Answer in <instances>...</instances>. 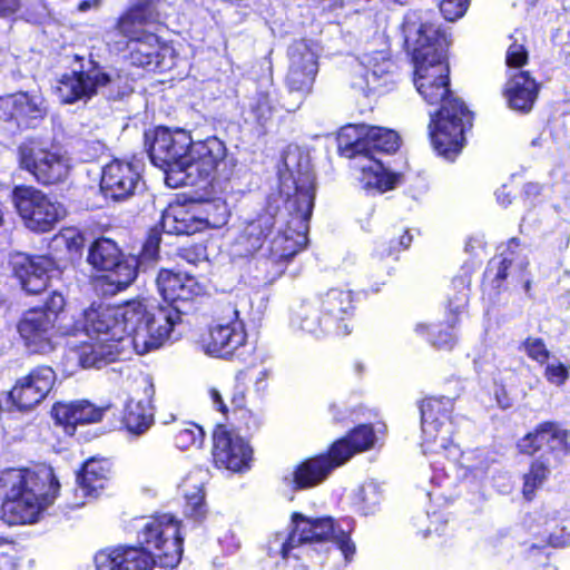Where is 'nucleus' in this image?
<instances>
[{"instance_id":"nucleus-2","label":"nucleus","mask_w":570,"mask_h":570,"mask_svg":"<svg viewBox=\"0 0 570 570\" xmlns=\"http://www.w3.org/2000/svg\"><path fill=\"white\" fill-rule=\"evenodd\" d=\"M179 321L178 308L149 309L140 301L111 306L92 303L75 321L73 331L86 340L75 347L83 368H100L115 362L129 345L144 355L163 346Z\"/></svg>"},{"instance_id":"nucleus-53","label":"nucleus","mask_w":570,"mask_h":570,"mask_svg":"<svg viewBox=\"0 0 570 570\" xmlns=\"http://www.w3.org/2000/svg\"><path fill=\"white\" fill-rule=\"evenodd\" d=\"M505 60L509 67L520 68L528 61V51L522 43L514 41L508 48Z\"/></svg>"},{"instance_id":"nucleus-42","label":"nucleus","mask_w":570,"mask_h":570,"mask_svg":"<svg viewBox=\"0 0 570 570\" xmlns=\"http://www.w3.org/2000/svg\"><path fill=\"white\" fill-rule=\"evenodd\" d=\"M204 431L194 423H184L175 433V444L180 450H187L203 443Z\"/></svg>"},{"instance_id":"nucleus-6","label":"nucleus","mask_w":570,"mask_h":570,"mask_svg":"<svg viewBox=\"0 0 570 570\" xmlns=\"http://www.w3.org/2000/svg\"><path fill=\"white\" fill-rule=\"evenodd\" d=\"M453 400L450 397H428L421 404L422 449L424 453H444L445 458L458 461L462 468L475 474L483 473L489 462L483 451L460 452L452 442L453 424L450 413Z\"/></svg>"},{"instance_id":"nucleus-34","label":"nucleus","mask_w":570,"mask_h":570,"mask_svg":"<svg viewBox=\"0 0 570 570\" xmlns=\"http://www.w3.org/2000/svg\"><path fill=\"white\" fill-rule=\"evenodd\" d=\"M153 385L146 389L145 400H129L125 407L124 423L127 430L134 434L145 433L154 423V407L151 396Z\"/></svg>"},{"instance_id":"nucleus-60","label":"nucleus","mask_w":570,"mask_h":570,"mask_svg":"<svg viewBox=\"0 0 570 570\" xmlns=\"http://www.w3.org/2000/svg\"><path fill=\"white\" fill-rule=\"evenodd\" d=\"M209 396H210V399L213 401L214 406L218 411H220L223 413H225L227 411V407H226V405L224 403L223 396H222L220 392L217 389L212 387L209 390Z\"/></svg>"},{"instance_id":"nucleus-50","label":"nucleus","mask_w":570,"mask_h":570,"mask_svg":"<svg viewBox=\"0 0 570 570\" xmlns=\"http://www.w3.org/2000/svg\"><path fill=\"white\" fill-rule=\"evenodd\" d=\"M527 355L533 361L544 364L549 358V351L541 338L529 337L523 343Z\"/></svg>"},{"instance_id":"nucleus-9","label":"nucleus","mask_w":570,"mask_h":570,"mask_svg":"<svg viewBox=\"0 0 570 570\" xmlns=\"http://www.w3.org/2000/svg\"><path fill=\"white\" fill-rule=\"evenodd\" d=\"M149 139V134H146L150 160L164 170L166 184L171 188L184 186L187 179L185 169L193 144L189 132L159 127L153 132L150 142Z\"/></svg>"},{"instance_id":"nucleus-47","label":"nucleus","mask_w":570,"mask_h":570,"mask_svg":"<svg viewBox=\"0 0 570 570\" xmlns=\"http://www.w3.org/2000/svg\"><path fill=\"white\" fill-rule=\"evenodd\" d=\"M271 371L268 368H259L256 371H244L237 375L238 381H253L254 392L257 396H262L268 387Z\"/></svg>"},{"instance_id":"nucleus-16","label":"nucleus","mask_w":570,"mask_h":570,"mask_svg":"<svg viewBox=\"0 0 570 570\" xmlns=\"http://www.w3.org/2000/svg\"><path fill=\"white\" fill-rule=\"evenodd\" d=\"M212 454L217 468L240 472L248 468L252 449L237 433L218 425L213 434Z\"/></svg>"},{"instance_id":"nucleus-38","label":"nucleus","mask_w":570,"mask_h":570,"mask_svg":"<svg viewBox=\"0 0 570 570\" xmlns=\"http://www.w3.org/2000/svg\"><path fill=\"white\" fill-rule=\"evenodd\" d=\"M196 207L200 210L202 230L207 227L219 228L228 220L229 210L224 200L215 199Z\"/></svg>"},{"instance_id":"nucleus-44","label":"nucleus","mask_w":570,"mask_h":570,"mask_svg":"<svg viewBox=\"0 0 570 570\" xmlns=\"http://www.w3.org/2000/svg\"><path fill=\"white\" fill-rule=\"evenodd\" d=\"M553 423H544L540 425L534 432L527 434L519 443L522 452L532 454L539 450L547 448V438H541L548 430H552Z\"/></svg>"},{"instance_id":"nucleus-56","label":"nucleus","mask_w":570,"mask_h":570,"mask_svg":"<svg viewBox=\"0 0 570 570\" xmlns=\"http://www.w3.org/2000/svg\"><path fill=\"white\" fill-rule=\"evenodd\" d=\"M65 307V297L62 294L58 292H53L49 298L45 303V309L43 312L47 313V315H51L53 318V324L56 323L58 314Z\"/></svg>"},{"instance_id":"nucleus-4","label":"nucleus","mask_w":570,"mask_h":570,"mask_svg":"<svg viewBox=\"0 0 570 570\" xmlns=\"http://www.w3.org/2000/svg\"><path fill=\"white\" fill-rule=\"evenodd\" d=\"M161 18L159 0H139L106 33L108 46L116 51L129 50L132 65L165 71L175 65L171 47L160 43L158 37L144 27Z\"/></svg>"},{"instance_id":"nucleus-43","label":"nucleus","mask_w":570,"mask_h":570,"mask_svg":"<svg viewBox=\"0 0 570 570\" xmlns=\"http://www.w3.org/2000/svg\"><path fill=\"white\" fill-rule=\"evenodd\" d=\"M415 332L419 335L429 334L430 342L439 348L450 350L455 344V335L450 328L442 331L439 330L438 326H433L431 330L428 324L419 323L415 326Z\"/></svg>"},{"instance_id":"nucleus-21","label":"nucleus","mask_w":570,"mask_h":570,"mask_svg":"<svg viewBox=\"0 0 570 570\" xmlns=\"http://www.w3.org/2000/svg\"><path fill=\"white\" fill-rule=\"evenodd\" d=\"M47 114L42 95L37 91H19L0 98V117L13 119L18 126H31Z\"/></svg>"},{"instance_id":"nucleus-39","label":"nucleus","mask_w":570,"mask_h":570,"mask_svg":"<svg viewBox=\"0 0 570 570\" xmlns=\"http://www.w3.org/2000/svg\"><path fill=\"white\" fill-rule=\"evenodd\" d=\"M318 69H299L288 66L286 85L291 92H297L302 97L311 92Z\"/></svg>"},{"instance_id":"nucleus-55","label":"nucleus","mask_w":570,"mask_h":570,"mask_svg":"<svg viewBox=\"0 0 570 570\" xmlns=\"http://www.w3.org/2000/svg\"><path fill=\"white\" fill-rule=\"evenodd\" d=\"M331 541H334L338 546V549L347 562L353 559L356 551L355 544L350 540L347 533L341 527Z\"/></svg>"},{"instance_id":"nucleus-3","label":"nucleus","mask_w":570,"mask_h":570,"mask_svg":"<svg viewBox=\"0 0 570 570\" xmlns=\"http://www.w3.org/2000/svg\"><path fill=\"white\" fill-rule=\"evenodd\" d=\"M285 174L281 175V193L286 196V209L291 220L285 228L278 220L277 233L269 242L268 252L272 266H259L263 281L273 282L285 271V264L307 243L308 220L315 198L314 174L309 159L301 150L288 148L284 155Z\"/></svg>"},{"instance_id":"nucleus-58","label":"nucleus","mask_w":570,"mask_h":570,"mask_svg":"<svg viewBox=\"0 0 570 570\" xmlns=\"http://www.w3.org/2000/svg\"><path fill=\"white\" fill-rule=\"evenodd\" d=\"M11 551V544L6 540L0 539V570H14Z\"/></svg>"},{"instance_id":"nucleus-51","label":"nucleus","mask_w":570,"mask_h":570,"mask_svg":"<svg viewBox=\"0 0 570 570\" xmlns=\"http://www.w3.org/2000/svg\"><path fill=\"white\" fill-rule=\"evenodd\" d=\"M569 367L560 361H553L547 364L544 370V377L547 381L556 386H562L569 379Z\"/></svg>"},{"instance_id":"nucleus-15","label":"nucleus","mask_w":570,"mask_h":570,"mask_svg":"<svg viewBox=\"0 0 570 570\" xmlns=\"http://www.w3.org/2000/svg\"><path fill=\"white\" fill-rule=\"evenodd\" d=\"M55 372L48 366H40L17 380L9 392V400L19 411H30L40 404L52 390Z\"/></svg>"},{"instance_id":"nucleus-28","label":"nucleus","mask_w":570,"mask_h":570,"mask_svg":"<svg viewBox=\"0 0 570 570\" xmlns=\"http://www.w3.org/2000/svg\"><path fill=\"white\" fill-rule=\"evenodd\" d=\"M539 89V83L528 71H518L509 77L503 96L512 110L527 114L533 108Z\"/></svg>"},{"instance_id":"nucleus-11","label":"nucleus","mask_w":570,"mask_h":570,"mask_svg":"<svg viewBox=\"0 0 570 570\" xmlns=\"http://www.w3.org/2000/svg\"><path fill=\"white\" fill-rule=\"evenodd\" d=\"M19 165L45 186L65 181L71 170V159L58 147H46L41 142L29 140L18 148Z\"/></svg>"},{"instance_id":"nucleus-17","label":"nucleus","mask_w":570,"mask_h":570,"mask_svg":"<svg viewBox=\"0 0 570 570\" xmlns=\"http://www.w3.org/2000/svg\"><path fill=\"white\" fill-rule=\"evenodd\" d=\"M142 187L139 167L115 159L102 168L100 189L106 197L125 200Z\"/></svg>"},{"instance_id":"nucleus-29","label":"nucleus","mask_w":570,"mask_h":570,"mask_svg":"<svg viewBox=\"0 0 570 570\" xmlns=\"http://www.w3.org/2000/svg\"><path fill=\"white\" fill-rule=\"evenodd\" d=\"M353 158L354 168L361 173L360 180L366 190L384 193L393 189L399 176L387 171L377 156L348 155Z\"/></svg>"},{"instance_id":"nucleus-23","label":"nucleus","mask_w":570,"mask_h":570,"mask_svg":"<svg viewBox=\"0 0 570 570\" xmlns=\"http://www.w3.org/2000/svg\"><path fill=\"white\" fill-rule=\"evenodd\" d=\"M156 283L163 298L170 303L166 307L178 308L179 311V321L174 325L175 327L181 321V311L178 303L187 302L199 295L202 287L195 277L187 274L174 273L168 269H161L159 272ZM161 307L163 306H158L154 309Z\"/></svg>"},{"instance_id":"nucleus-31","label":"nucleus","mask_w":570,"mask_h":570,"mask_svg":"<svg viewBox=\"0 0 570 570\" xmlns=\"http://www.w3.org/2000/svg\"><path fill=\"white\" fill-rule=\"evenodd\" d=\"M291 524L293 527L292 540L298 543L331 541L341 525L335 524L330 517L307 518L301 513H293Z\"/></svg>"},{"instance_id":"nucleus-36","label":"nucleus","mask_w":570,"mask_h":570,"mask_svg":"<svg viewBox=\"0 0 570 570\" xmlns=\"http://www.w3.org/2000/svg\"><path fill=\"white\" fill-rule=\"evenodd\" d=\"M375 443V434L371 425H360L354 429L346 438L336 441L332 448V455L338 459L346 452L352 450L351 458L357 453L372 448Z\"/></svg>"},{"instance_id":"nucleus-10","label":"nucleus","mask_w":570,"mask_h":570,"mask_svg":"<svg viewBox=\"0 0 570 570\" xmlns=\"http://www.w3.org/2000/svg\"><path fill=\"white\" fill-rule=\"evenodd\" d=\"M180 523L171 514H160L145 519L138 532L142 549L153 559V563L163 568L176 567L183 554Z\"/></svg>"},{"instance_id":"nucleus-24","label":"nucleus","mask_w":570,"mask_h":570,"mask_svg":"<svg viewBox=\"0 0 570 570\" xmlns=\"http://www.w3.org/2000/svg\"><path fill=\"white\" fill-rule=\"evenodd\" d=\"M97 570H151V557L138 547L119 546L96 553Z\"/></svg>"},{"instance_id":"nucleus-32","label":"nucleus","mask_w":570,"mask_h":570,"mask_svg":"<svg viewBox=\"0 0 570 570\" xmlns=\"http://www.w3.org/2000/svg\"><path fill=\"white\" fill-rule=\"evenodd\" d=\"M399 146L400 138L395 131L382 127H371L362 134L361 138L346 147L345 153L351 150L350 155L376 156L379 153H394Z\"/></svg>"},{"instance_id":"nucleus-46","label":"nucleus","mask_w":570,"mask_h":570,"mask_svg":"<svg viewBox=\"0 0 570 570\" xmlns=\"http://www.w3.org/2000/svg\"><path fill=\"white\" fill-rule=\"evenodd\" d=\"M293 538V529L288 534L286 533H276L273 539L268 542V552L271 556H281L283 559H286L292 549L299 546L298 540H292Z\"/></svg>"},{"instance_id":"nucleus-45","label":"nucleus","mask_w":570,"mask_h":570,"mask_svg":"<svg viewBox=\"0 0 570 570\" xmlns=\"http://www.w3.org/2000/svg\"><path fill=\"white\" fill-rule=\"evenodd\" d=\"M381 491L377 484L370 482L364 484L358 492L360 509L364 514L373 513L381 502Z\"/></svg>"},{"instance_id":"nucleus-33","label":"nucleus","mask_w":570,"mask_h":570,"mask_svg":"<svg viewBox=\"0 0 570 570\" xmlns=\"http://www.w3.org/2000/svg\"><path fill=\"white\" fill-rule=\"evenodd\" d=\"M111 463L105 458H91L85 462L82 472L78 475L76 498L97 497L109 480Z\"/></svg>"},{"instance_id":"nucleus-13","label":"nucleus","mask_w":570,"mask_h":570,"mask_svg":"<svg viewBox=\"0 0 570 570\" xmlns=\"http://www.w3.org/2000/svg\"><path fill=\"white\" fill-rule=\"evenodd\" d=\"M12 199L26 226L33 232H49L67 215L62 204L32 186H17Z\"/></svg>"},{"instance_id":"nucleus-54","label":"nucleus","mask_w":570,"mask_h":570,"mask_svg":"<svg viewBox=\"0 0 570 570\" xmlns=\"http://www.w3.org/2000/svg\"><path fill=\"white\" fill-rule=\"evenodd\" d=\"M56 240L63 243L70 252L75 253H78L83 246L82 235L72 228L63 229Z\"/></svg>"},{"instance_id":"nucleus-41","label":"nucleus","mask_w":570,"mask_h":570,"mask_svg":"<svg viewBox=\"0 0 570 570\" xmlns=\"http://www.w3.org/2000/svg\"><path fill=\"white\" fill-rule=\"evenodd\" d=\"M542 541L554 548H562L570 543V533L560 528L556 519L544 520L539 531Z\"/></svg>"},{"instance_id":"nucleus-40","label":"nucleus","mask_w":570,"mask_h":570,"mask_svg":"<svg viewBox=\"0 0 570 570\" xmlns=\"http://www.w3.org/2000/svg\"><path fill=\"white\" fill-rule=\"evenodd\" d=\"M549 474L547 464L542 461H534L528 473L523 475L522 493L527 500H532L537 489L542 487Z\"/></svg>"},{"instance_id":"nucleus-26","label":"nucleus","mask_w":570,"mask_h":570,"mask_svg":"<svg viewBox=\"0 0 570 570\" xmlns=\"http://www.w3.org/2000/svg\"><path fill=\"white\" fill-rule=\"evenodd\" d=\"M14 272L27 293L39 294L47 288L49 279L57 272V265L46 255L22 257L14 266Z\"/></svg>"},{"instance_id":"nucleus-27","label":"nucleus","mask_w":570,"mask_h":570,"mask_svg":"<svg viewBox=\"0 0 570 570\" xmlns=\"http://www.w3.org/2000/svg\"><path fill=\"white\" fill-rule=\"evenodd\" d=\"M278 219L271 209L259 214L248 222L234 244V253L238 256H249L262 248L265 239L272 234Z\"/></svg>"},{"instance_id":"nucleus-61","label":"nucleus","mask_w":570,"mask_h":570,"mask_svg":"<svg viewBox=\"0 0 570 570\" xmlns=\"http://www.w3.org/2000/svg\"><path fill=\"white\" fill-rule=\"evenodd\" d=\"M19 8V0H0V14L13 13Z\"/></svg>"},{"instance_id":"nucleus-12","label":"nucleus","mask_w":570,"mask_h":570,"mask_svg":"<svg viewBox=\"0 0 570 570\" xmlns=\"http://www.w3.org/2000/svg\"><path fill=\"white\" fill-rule=\"evenodd\" d=\"M186 166V184L195 186L200 181L227 178L232 165L227 159V148L217 137H208L205 140L193 141L191 150Z\"/></svg>"},{"instance_id":"nucleus-18","label":"nucleus","mask_w":570,"mask_h":570,"mask_svg":"<svg viewBox=\"0 0 570 570\" xmlns=\"http://www.w3.org/2000/svg\"><path fill=\"white\" fill-rule=\"evenodd\" d=\"M247 333L239 312L234 309L233 318L220 320L209 328L208 338L204 343L207 354L227 357L246 343Z\"/></svg>"},{"instance_id":"nucleus-25","label":"nucleus","mask_w":570,"mask_h":570,"mask_svg":"<svg viewBox=\"0 0 570 570\" xmlns=\"http://www.w3.org/2000/svg\"><path fill=\"white\" fill-rule=\"evenodd\" d=\"M108 409L109 405L96 406L86 400L58 402L52 406L51 415L66 433L73 434L77 424L97 423Z\"/></svg>"},{"instance_id":"nucleus-35","label":"nucleus","mask_w":570,"mask_h":570,"mask_svg":"<svg viewBox=\"0 0 570 570\" xmlns=\"http://www.w3.org/2000/svg\"><path fill=\"white\" fill-rule=\"evenodd\" d=\"M179 490L186 500V513L195 520H200L206 514L205 494L203 482L198 473H190L179 484Z\"/></svg>"},{"instance_id":"nucleus-57","label":"nucleus","mask_w":570,"mask_h":570,"mask_svg":"<svg viewBox=\"0 0 570 570\" xmlns=\"http://www.w3.org/2000/svg\"><path fill=\"white\" fill-rule=\"evenodd\" d=\"M512 253L505 257H503L502 259L498 261V259H492L489 264V273H492L493 269H495V279L498 281H503L507 277V271L508 268L512 265V257H511Z\"/></svg>"},{"instance_id":"nucleus-8","label":"nucleus","mask_w":570,"mask_h":570,"mask_svg":"<svg viewBox=\"0 0 570 570\" xmlns=\"http://www.w3.org/2000/svg\"><path fill=\"white\" fill-rule=\"evenodd\" d=\"M131 91L127 73L114 69L105 71L98 66L65 76L57 87V92L65 104L88 100L99 92L108 99H120Z\"/></svg>"},{"instance_id":"nucleus-62","label":"nucleus","mask_w":570,"mask_h":570,"mask_svg":"<svg viewBox=\"0 0 570 570\" xmlns=\"http://www.w3.org/2000/svg\"><path fill=\"white\" fill-rule=\"evenodd\" d=\"M158 237L151 236L144 247V255L147 257H155L158 249Z\"/></svg>"},{"instance_id":"nucleus-5","label":"nucleus","mask_w":570,"mask_h":570,"mask_svg":"<svg viewBox=\"0 0 570 570\" xmlns=\"http://www.w3.org/2000/svg\"><path fill=\"white\" fill-rule=\"evenodd\" d=\"M59 482L51 468L38 472L9 469L0 472V520L8 524L33 523L52 503Z\"/></svg>"},{"instance_id":"nucleus-64","label":"nucleus","mask_w":570,"mask_h":570,"mask_svg":"<svg viewBox=\"0 0 570 570\" xmlns=\"http://www.w3.org/2000/svg\"><path fill=\"white\" fill-rule=\"evenodd\" d=\"M497 198H498V200H499L503 206H505V205H508V204H510V203H511V200L508 198V196H504V190H499V191L497 193Z\"/></svg>"},{"instance_id":"nucleus-1","label":"nucleus","mask_w":570,"mask_h":570,"mask_svg":"<svg viewBox=\"0 0 570 570\" xmlns=\"http://www.w3.org/2000/svg\"><path fill=\"white\" fill-rule=\"evenodd\" d=\"M405 43L412 50L414 86L430 105L442 104L431 114L430 137L434 149L443 157H455L464 145V132L472 126L471 112L464 102L453 97L449 89L446 50L450 36L433 22L429 10H410L404 16Z\"/></svg>"},{"instance_id":"nucleus-22","label":"nucleus","mask_w":570,"mask_h":570,"mask_svg":"<svg viewBox=\"0 0 570 570\" xmlns=\"http://www.w3.org/2000/svg\"><path fill=\"white\" fill-rule=\"evenodd\" d=\"M352 452V450L346 449V452L336 459L332 455V451L330 450L328 454L306 460L291 474L286 475L284 482L294 489L315 487L324 481L333 469L350 460Z\"/></svg>"},{"instance_id":"nucleus-52","label":"nucleus","mask_w":570,"mask_h":570,"mask_svg":"<svg viewBox=\"0 0 570 570\" xmlns=\"http://www.w3.org/2000/svg\"><path fill=\"white\" fill-rule=\"evenodd\" d=\"M470 0H441L440 11L449 21H454L465 13Z\"/></svg>"},{"instance_id":"nucleus-63","label":"nucleus","mask_w":570,"mask_h":570,"mask_svg":"<svg viewBox=\"0 0 570 570\" xmlns=\"http://www.w3.org/2000/svg\"><path fill=\"white\" fill-rule=\"evenodd\" d=\"M412 242V236L409 232H404V234L400 237L399 246L403 249L407 248Z\"/></svg>"},{"instance_id":"nucleus-19","label":"nucleus","mask_w":570,"mask_h":570,"mask_svg":"<svg viewBox=\"0 0 570 570\" xmlns=\"http://www.w3.org/2000/svg\"><path fill=\"white\" fill-rule=\"evenodd\" d=\"M18 331L32 353L46 354L56 346L53 318L41 309L28 311L19 322Z\"/></svg>"},{"instance_id":"nucleus-7","label":"nucleus","mask_w":570,"mask_h":570,"mask_svg":"<svg viewBox=\"0 0 570 570\" xmlns=\"http://www.w3.org/2000/svg\"><path fill=\"white\" fill-rule=\"evenodd\" d=\"M353 294L348 289L330 288L315 303L303 304L294 312L293 323L316 336H344L351 332Z\"/></svg>"},{"instance_id":"nucleus-59","label":"nucleus","mask_w":570,"mask_h":570,"mask_svg":"<svg viewBox=\"0 0 570 570\" xmlns=\"http://www.w3.org/2000/svg\"><path fill=\"white\" fill-rule=\"evenodd\" d=\"M494 397L497 404L501 409H509L512 405V401L503 386H497L494 390Z\"/></svg>"},{"instance_id":"nucleus-48","label":"nucleus","mask_w":570,"mask_h":570,"mask_svg":"<svg viewBox=\"0 0 570 570\" xmlns=\"http://www.w3.org/2000/svg\"><path fill=\"white\" fill-rule=\"evenodd\" d=\"M250 114L259 126H266L273 116L271 99L266 95H258L250 106Z\"/></svg>"},{"instance_id":"nucleus-30","label":"nucleus","mask_w":570,"mask_h":570,"mask_svg":"<svg viewBox=\"0 0 570 570\" xmlns=\"http://www.w3.org/2000/svg\"><path fill=\"white\" fill-rule=\"evenodd\" d=\"M160 225L167 234H195L202 230L200 210L196 204H171L164 210Z\"/></svg>"},{"instance_id":"nucleus-20","label":"nucleus","mask_w":570,"mask_h":570,"mask_svg":"<svg viewBox=\"0 0 570 570\" xmlns=\"http://www.w3.org/2000/svg\"><path fill=\"white\" fill-rule=\"evenodd\" d=\"M392 66L386 51L364 53L353 71L352 86L365 96L379 91L387 83Z\"/></svg>"},{"instance_id":"nucleus-37","label":"nucleus","mask_w":570,"mask_h":570,"mask_svg":"<svg viewBox=\"0 0 570 570\" xmlns=\"http://www.w3.org/2000/svg\"><path fill=\"white\" fill-rule=\"evenodd\" d=\"M288 66L299 69H318V46L314 41L301 39L288 48Z\"/></svg>"},{"instance_id":"nucleus-14","label":"nucleus","mask_w":570,"mask_h":570,"mask_svg":"<svg viewBox=\"0 0 570 570\" xmlns=\"http://www.w3.org/2000/svg\"><path fill=\"white\" fill-rule=\"evenodd\" d=\"M87 262L97 271L108 272L107 278L116 291L128 287L137 277L139 259L136 256H124L117 243L100 237L91 243Z\"/></svg>"},{"instance_id":"nucleus-49","label":"nucleus","mask_w":570,"mask_h":570,"mask_svg":"<svg viewBox=\"0 0 570 570\" xmlns=\"http://www.w3.org/2000/svg\"><path fill=\"white\" fill-rule=\"evenodd\" d=\"M541 438H547V449L557 455H564L568 453L567 434L564 431L553 424L552 430H548Z\"/></svg>"}]
</instances>
